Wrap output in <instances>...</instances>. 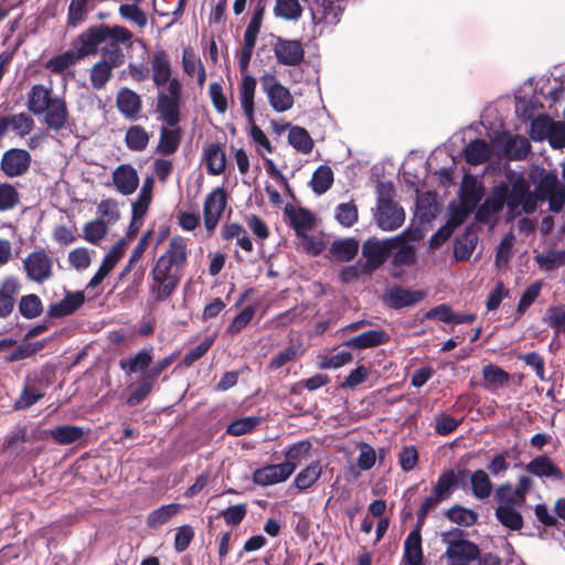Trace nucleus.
I'll use <instances>...</instances> for the list:
<instances>
[{"label": "nucleus", "mask_w": 565, "mask_h": 565, "mask_svg": "<svg viewBox=\"0 0 565 565\" xmlns=\"http://www.w3.org/2000/svg\"><path fill=\"white\" fill-rule=\"evenodd\" d=\"M150 63L152 82L159 88L156 111L167 126L174 127L181 119L182 84L172 77L171 61L164 50L153 52Z\"/></svg>", "instance_id": "obj_1"}, {"label": "nucleus", "mask_w": 565, "mask_h": 565, "mask_svg": "<svg viewBox=\"0 0 565 565\" xmlns=\"http://www.w3.org/2000/svg\"><path fill=\"white\" fill-rule=\"evenodd\" d=\"M188 260V249L181 236H173L168 248L157 259L150 276L154 281L150 290L156 295L157 301H164L172 296L181 282L183 269Z\"/></svg>", "instance_id": "obj_2"}, {"label": "nucleus", "mask_w": 565, "mask_h": 565, "mask_svg": "<svg viewBox=\"0 0 565 565\" xmlns=\"http://www.w3.org/2000/svg\"><path fill=\"white\" fill-rule=\"evenodd\" d=\"M95 28L104 29L102 31L106 33L102 41V44L106 43L100 50L102 58L92 66L89 72L92 87L100 90L111 79L114 68L124 64L125 54L120 45L130 43L134 33L128 28L119 24L100 23Z\"/></svg>", "instance_id": "obj_3"}, {"label": "nucleus", "mask_w": 565, "mask_h": 565, "mask_svg": "<svg viewBox=\"0 0 565 565\" xmlns=\"http://www.w3.org/2000/svg\"><path fill=\"white\" fill-rule=\"evenodd\" d=\"M26 107L34 116L43 115V121L50 130L58 132L68 125L70 111L66 100L55 95L52 87L33 85L26 94Z\"/></svg>", "instance_id": "obj_4"}, {"label": "nucleus", "mask_w": 565, "mask_h": 565, "mask_svg": "<svg viewBox=\"0 0 565 565\" xmlns=\"http://www.w3.org/2000/svg\"><path fill=\"white\" fill-rule=\"evenodd\" d=\"M102 30L90 25L73 39L71 50L51 57L44 67L53 74H63L78 61L96 55L106 34Z\"/></svg>", "instance_id": "obj_5"}, {"label": "nucleus", "mask_w": 565, "mask_h": 565, "mask_svg": "<svg viewBox=\"0 0 565 565\" xmlns=\"http://www.w3.org/2000/svg\"><path fill=\"white\" fill-rule=\"evenodd\" d=\"M406 234H408V231L382 241L376 237H370L363 243L362 256L365 260L362 262V271L365 276H371L391 257L394 248L402 243Z\"/></svg>", "instance_id": "obj_6"}, {"label": "nucleus", "mask_w": 565, "mask_h": 565, "mask_svg": "<svg viewBox=\"0 0 565 565\" xmlns=\"http://www.w3.org/2000/svg\"><path fill=\"white\" fill-rule=\"evenodd\" d=\"M256 79L252 75H245L242 79L241 86H239V99H241V106L244 110L245 116L247 117L248 121L252 124L249 136L253 139V141L264 148L267 152L271 153L274 151V148L267 138V136L264 134V131L254 124V111H255V104H254V96H255V89H256Z\"/></svg>", "instance_id": "obj_7"}, {"label": "nucleus", "mask_w": 565, "mask_h": 565, "mask_svg": "<svg viewBox=\"0 0 565 565\" xmlns=\"http://www.w3.org/2000/svg\"><path fill=\"white\" fill-rule=\"evenodd\" d=\"M452 535L462 536L463 532L454 529L441 534L443 542L448 545L445 555L450 565H469L479 557L480 550L477 544L463 539L450 540L449 537Z\"/></svg>", "instance_id": "obj_8"}, {"label": "nucleus", "mask_w": 565, "mask_h": 565, "mask_svg": "<svg viewBox=\"0 0 565 565\" xmlns=\"http://www.w3.org/2000/svg\"><path fill=\"white\" fill-rule=\"evenodd\" d=\"M175 358L177 353H171L151 364V367L139 377L136 388L127 398V405L134 407L142 403L156 387L160 374L174 362Z\"/></svg>", "instance_id": "obj_9"}, {"label": "nucleus", "mask_w": 565, "mask_h": 565, "mask_svg": "<svg viewBox=\"0 0 565 565\" xmlns=\"http://www.w3.org/2000/svg\"><path fill=\"white\" fill-rule=\"evenodd\" d=\"M259 81L262 90L266 94L269 105L275 111L284 113L294 106V96L275 74L265 73Z\"/></svg>", "instance_id": "obj_10"}, {"label": "nucleus", "mask_w": 565, "mask_h": 565, "mask_svg": "<svg viewBox=\"0 0 565 565\" xmlns=\"http://www.w3.org/2000/svg\"><path fill=\"white\" fill-rule=\"evenodd\" d=\"M26 278L36 284H43L53 277V259L44 249L30 253L23 259Z\"/></svg>", "instance_id": "obj_11"}, {"label": "nucleus", "mask_w": 565, "mask_h": 565, "mask_svg": "<svg viewBox=\"0 0 565 565\" xmlns=\"http://www.w3.org/2000/svg\"><path fill=\"white\" fill-rule=\"evenodd\" d=\"M540 201H548L550 210L559 213L565 205V185L559 183L555 173H546L535 189Z\"/></svg>", "instance_id": "obj_12"}, {"label": "nucleus", "mask_w": 565, "mask_h": 565, "mask_svg": "<svg viewBox=\"0 0 565 565\" xmlns=\"http://www.w3.org/2000/svg\"><path fill=\"white\" fill-rule=\"evenodd\" d=\"M32 164L31 153L23 148L6 150L0 160V171L8 178H18L26 174Z\"/></svg>", "instance_id": "obj_13"}, {"label": "nucleus", "mask_w": 565, "mask_h": 565, "mask_svg": "<svg viewBox=\"0 0 565 565\" xmlns=\"http://www.w3.org/2000/svg\"><path fill=\"white\" fill-rule=\"evenodd\" d=\"M227 204V194L224 188H215L211 191L203 204L204 226L207 232L213 233L216 228Z\"/></svg>", "instance_id": "obj_14"}, {"label": "nucleus", "mask_w": 565, "mask_h": 565, "mask_svg": "<svg viewBox=\"0 0 565 565\" xmlns=\"http://www.w3.org/2000/svg\"><path fill=\"white\" fill-rule=\"evenodd\" d=\"M277 63L285 66H299L305 61V50L299 40L276 36L273 44Z\"/></svg>", "instance_id": "obj_15"}, {"label": "nucleus", "mask_w": 565, "mask_h": 565, "mask_svg": "<svg viewBox=\"0 0 565 565\" xmlns=\"http://www.w3.org/2000/svg\"><path fill=\"white\" fill-rule=\"evenodd\" d=\"M508 194V184L501 183L493 189L491 196L477 209L475 218L477 222L487 224L491 221L493 214L499 213L504 204Z\"/></svg>", "instance_id": "obj_16"}, {"label": "nucleus", "mask_w": 565, "mask_h": 565, "mask_svg": "<svg viewBox=\"0 0 565 565\" xmlns=\"http://www.w3.org/2000/svg\"><path fill=\"white\" fill-rule=\"evenodd\" d=\"M296 470L291 463L267 465L253 473V480L259 486H270L286 481Z\"/></svg>", "instance_id": "obj_17"}, {"label": "nucleus", "mask_w": 565, "mask_h": 565, "mask_svg": "<svg viewBox=\"0 0 565 565\" xmlns=\"http://www.w3.org/2000/svg\"><path fill=\"white\" fill-rule=\"evenodd\" d=\"M377 226L383 231H395L401 227L405 221V212L397 203L391 205H376L374 214Z\"/></svg>", "instance_id": "obj_18"}, {"label": "nucleus", "mask_w": 565, "mask_h": 565, "mask_svg": "<svg viewBox=\"0 0 565 565\" xmlns=\"http://www.w3.org/2000/svg\"><path fill=\"white\" fill-rule=\"evenodd\" d=\"M113 183L116 190L122 195H130L139 186L137 170L129 163L119 164L113 171Z\"/></svg>", "instance_id": "obj_19"}, {"label": "nucleus", "mask_w": 565, "mask_h": 565, "mask_svg": "<svg viewBox=\"0 0 565 565\" xmlns=\"http://www.w3.org/2000/svg\"><path fill=\"white\" fill-rule=\"evenodd\" d=\"M21 291V284L14 276H8L0 281V318H8L14 310L15 297Z\"/></svg>", "instance_id": "obj_20"}, {"label": "nucleus", "mask_w": 565, "mask_h": 565, "mask_svg": "<svg viewBox=\"0 0 565 565\" xmlns=\"http://www.w3.org/2000/svg\"><path fill=\"white\" fill-rule=\"evenodd\" d=\"M34 128V120L28 113L11 114L0 118V137L12 130L19 137H25Z\"/></svg>", "instance_id": "obj_21"}, {"label": "nucleus", "mask_w": 565, "mask_h": 565, "mask_svg": "<svg viewBox=\"0 0 565 565\" xmlns=\"http://www.w3.org/2000/svg\"><path fill=\"white\" fill-rule=\"evenodd\" d=\"M116 106L125 118L136 120L142 109V100L135 90L122 87L117 93Z\"/></svg>", "instance_id": "obj_22"}, {"label": "nucleus", "mask_w": 565, "mask_h": 565, "mask_svg": "<svg viewBox=\"0 0 565 565\" xmlns=\"http://www.w3.org/2000/svg\"><path fill=\"white\" fill-rule=\"evenodd\" d=\"M153 362V348L145 347L139 350L135 355L119 360V367L126 374L131 375L135 373H146Z\"/></svg>", "instance_id": "obj_23"}, {"label": "nucleus", "mask_w": 565, "mask_h": 565, "mask_svg": "<svg viewBox=\"0 0 565 565\" xmlns=\"http://www.w3.org/2000/svg\"><path fill=\"white\" fill-rule=\"evenodd\" d=\"M422 529L423 526L415 524L404 542L403 562L405 565H424Z\"/></svg>", "instance_id": "obj_24"}, {"label": "nucleus", "mask_w": 565, "mask_h": 565, "mask_svg": "<svg viewBox=\"0 0 565 565\" xmlns=\"http://www.w3.org/2000/svg\"><path fill=\"white\" fill-rule=\"evenodd\" d=\"M85 302L83 291L66 292L65 297L56 303L49 307L47 316L50 318H63L73 315Z\"/></svg>", "instance_id": "obj_25"}, {"label": "nucleus", "mask_w": 565, "mask_h": 565, "mask_svg": "<svg viewBox=\"0 0 565 565\" xmlns=\"http://www.w3.org/2000/svg\"><path fill=\"white\" fill-rule=\"evenodd\" d=\"M388 341L390 335L387 332L373 329L350 338L343 342V345L355 350H365L385 344Z\"/></svg>", "instance_id": "obj_26"}, {"label": "nucleus", "mask_w": 565, "mask_h": 565, "mask_svg": "<svg viewBox=\"0 0 565 565\" xmlns=\"http://www.w3.org/2000/svg\"><path fill=\"white\" fill-rule=\"evenodd\" d=\"M526 470L540 478H553L559 481L565 478L564 472L546 455L537 456L532 459L526 465Z\"/></svg>", "instance_id": "obj_27"}, {"label": "nucleus", "mask_w": 565, "mask_h": 565, "mask_svg": "<svg viewBox=\"0 0 565 565\" xmlns=\"http://www.w3.org/2000/svg\"><path fill=\"white\" fill-rule=\"evenodd\" d=\"M182 129L177 125L174 127L162 126L160 128V138L157 146V152L163 156L175 153L182 140Z\"/></svg>", "instance_id": "obj_28"}, {"label": "nucleus", "mask_w": 565, "mask_h": 565, "mask_svg": "<svg viewBox=\"0 0 565 565\" xmlns=\"http://www.w3.org/2000/svg\"><path fill=\"white\" fill-rule=\"evenodd\" d=\"M492 156V149L484 139L471 140L463 149V157L468 164L479 166L488 160Z\"/></svg>", "instance_id": "obj_29"}, {"label": "nucleus", "mask_w": 565, "mask_h": 565, "mask_svg": "<svg viewBox=\"0 0 565 565\" xmlns=\"http://www.w3.org/2000/svg\"><path fill=\"white\" fill-rule=\"evenodd\" d=\"M206 171L211 175H220L226 168V154L220 143H210L204 149Z\"/></svg>", "instance_id": "obj_30"}, {"label": "nucleus", "mask_w": 565, "mask_h": 565, "mask_svg": "<svg viewBox=\"0 0 565 565\" xmlns=\"http://www.w3.org/2000/svg\"><path fill=\"white\" fill-rule=\"evenodd\" d=\"M286 214L289 216L291 227L296 235H302L313 227L315 217L312 213L303 207L295 209L289 205L285 209Z\"/></svg>", "instance_id": "obj_31"}, {"label": "nucleus", "mask_w": 565, "mask_h": 565, "mask_svg": "<svg viewBox=\"0 0 565 565\" xmlns=\"http://www.w3.org/2000/svg\"><path fill=\"white\" fill-rule=\"evenodd\" d=\"M423 297V291L395 287L388 292V306L393 309H401L419 302Z\"/></svg>", "instance_id": "obj_32"}, {"label": "nucleus", "mask_w": 565, "mask_h": 565, "mask_svg": "<svg viewBox=\"0 0 565 565\" xmlns=\"http://www.w3.org/2000/svg\"><path fill=\"white\" fill-rule=\"evenodd\" d=\"M358 250L359 242L353 237L335 239L329 248L331 257L338 262L352 260L356 256Z\"/></svg>", "instance_id": "obj_33"}, {"label": "nucleus", "mask_w": 565, "mask_h": 565, "mask_svg": "<svg viewBox=\"0 0 565 565\" xmlns=\"http://www.w3.org/2000/svg\"><path fill=\"white\" fill-rule=\"evenodd\" d=\"M483 195V189L473 177H466L460 188V203L476 210Z\"/></svg>", "instance_id": "obj_34"}, {"label": "nucleus", "mask_w": 565, "mask_h": 565, "mask_svg": "<svg viewBox=\"0 0 565 565\" xmlns=\"http://www.w3.org/2000/svg\"><path fill=\"white\" fill-rule=\"evenodd\" d=\"M531 150L530 141L523 136H509L503 153L509 160H524Z\"/></svg>", "instance_id": "obj_35"}, {"label": "nucleus", "mask_w": 565, "mask_h": 565, "mask_svg": "<svg viewBox=\"0 0 565 565\" xmlns=\"http://www.w3.org/2000/svg\"><path fill=\"white\" fill-rule=\"evenodd\" d=\"M478 243V235L472 228H467L465 233L455 242L454 256L457 260H468Z\"/></svg>", "instance_id": "obj_36"}, {"label": "nucleus", "mask_w": 565, "mask_h": 565, "mask_svg": "<svg viewBox=\"0 0 565 565\" xmlns=\"http://www.w3.org/2000/svg\"><path fill=\"white\" fill-rule=\"evenodd\" d=\"M47 434L58 445H71L83 438L84 429L74 425H58L50 429Z\"/></svg>", "instance_id": "obj_37"}, {"label": "nucleus", "mask_w": 565, "mask_h": 565, "mask_svg": "<svg viewBox=\"0 0 565 565\" xmlns=\"http://www.w3.org/2000/svg\"><path fill=\"white\" fill-rule=\"evenodd\" d=\"M457 486H458V477L456 476L455 470L449 468V469L444 470L439 475V477L431 490L443 501H446L451 497V494H452L454 490L457 488Z\"/></svg>", "instance_id": "obj_38"}, {"label": "nucleus", "mask_w": 565, "mask_h": 565, "mask_svg": "<svg viewBox=\"0 0 565 565\" xmlns=\"http://www.w3.org/2000/svg\"><path fill=\"white\" fill-rule=\"evenodd\" d=\"M333 181L334 173L332 169L327 164H321L313 171L310 186L316 194L321 195L332 186Z\"/></svg>", "instance_id": "obj_39"}, {"label": "nucleus", "mask_w": 565, "mask_h": 565, "mask_svg": "<svg viewBox=\"0 0 565 565\" xmlns=\"http://www.w3.org/2000/svg\"><path fill=\"white\" fill-rule=\"evenodd\" d=\"M180 511L181 505L179 503L161 505L160 508L151 511L148 514L146 519L147 526L149 529L157 530L158 527L166 524L171 518H173Z\"/></svg>", "instance_id": "obj_40"}, {"label": "nucleus", "mask_w": 565, "mask_h": 565, "mask_svg": "<svg viewBox=\"0 0 565 565\" xmlns=\"http://www.w3.org/2000/svg\"><path fill=\"white\" fill-rule=\"evenodd\" d=\"M153 179L147 178L136 202L132 203V218L142 220L152 200Z\"/></svg>", "instance_id": "obj_41"}, {"label": "nucleus", "mask_w": 565, "mask_h": 565, "mask_svg": "<svg viewBox=\"0 0 565 565\" xmlns=\"http://www.w3.org/2000/svg\"><path fill=\"white\" fill-rule=\"evenodd\" d=\"M321 473L322 466L319 461H313L298 472L294 480V484L299 491H306L319 480Z\"/></svg>", "instance_id": "obj_42"}, {"label": "nucleus", "mask_w": 565, "mask_h": 565, "mask_svg": "<svg viewBox=\"0 0 565 565\" xmlns=\"http://www.w3.org/2000/svg\"><path fill=\"white\" fill-rule=\"evenodd\" d=\"M288 142L300 153L312 151L315 142L309 132L300 126H294L288 132Z\"/></svg>", "instance_id": "obj_43"}, {"label": "nucleus", "mask_w": 565, "mask_h": 565, "mask_svg": "<svg viewBox=\"0 0 565 565\" xmlns=\"http://www.w3.org/2000/svg\"><path fill=\"white\" fill-rule=\"evenodd\" d=\"M149 140L150 135L140 125L130 126L125 135L126 146L131 151H143L148 147Z\"/></svg>", "instance_id": "obj_44"}, {"label": "nucleus", "mask_w": 565, "mask_h": 565, "mask_svg": "<svg viewBox=\"0 0 565 565\" xmlns=\"http://www.w3.org/2000/svg\"><path fill=\"white\" fill-rule=\"evenodd\" d=\"M482 375L484 379L483 386L487 390L502 387L510 381V374L495 364H487L482 367Z\"/></svg>", "instance_id": "obj_45"}, {"label": "nucleus", "mask_w": 565, "mask_h": 565, "mask_svg": "<svg viewBox=\"0 0 565 565\" xmlns=\"http://www.w3.org/2000/svg\"><path fill=\"white\" fill-rule=\"evenodd\" d=\"M470 487L472 494L480 500L489 498L493 489L488 473L482 469L476 470L470 476Z\"/></svg>", "instance_id": "obj_46"}, {"label": "nucleus", "mask_w": 565, "mask_h": 565, "mask_svg": "<svg viewBox=\"0 0 565 565\" xmlns=\"http://www.w3.org/2000/svg\"><path fill=\"white\" fill-rule=\"evenodd\" d=\"M495 518L503 526L512 531H520L523 527V516L514 507L499 505L495 509Z\"/></svg>", "instance_id": "obj_47"}, {"label": "nucleus", "mask_w": 565, "mask_h": 565, "mask_svg": "<svg viewBox=\"0 0 565 565\" xmlns=\"http://www.w3.org/2000/svg\"><path fill=\"white\" fill-rule=\"evenodd\" d=\"M303 9L298 0H276L274 14L287 21H298L302 17Z\"/></svg>", "instance_id": "obj_48"}, {"label": "nucleus", "mask_w": 565, "mask_h": 565, "mask_svg": "<svg viewBox=\"0 0 565 565\" xmlns=\"http://www.w3.org/2000/svg\"><path fill=\"white\" fill-rule=\"evenodd\" d=\"M529 191L530 183L523 177L516 178L512 182L511 189L508 188V194L505 199L508 207L511 211L519 207L522 203V200L525 199Z\"/></svg>", "instance_id": "obj_49"}, {"label": "nucleus", "mask_w": 565, "mask_h": 565, "mask_svg": "<svg viewBox=\"0 0 565 565\" xmlns=\"http://www.w3.org/2000/svg\"><path fill=\"white\" fill-rule=\"evenodd\" d=\"M446 518L461 526H471L478 521V513L460 504H455L445 512Z\"/></svg>", "instance_id": "obj_50"}, {"label": "nucleus", "mask_w": 565, "mask_h": 565, "mask_svg": "<svg viewBox=\"0 0 565 565\" xmlns=\"http://www.w3.org/2000/svg\"><path fill=\"white\" fill-rule=\"evenodd\" d=\"M20 315L25 319H34L42 315L43 302L35 294L24 295L18 303Z\"/></svg>", "instance_id": "obj_51"}, {"label": "nucleus", "mask_w": 565, "mask_h": 565, "mask_svg": "<svg viewBox=\"0 0 565 565\" xmlns=\"http://www.w3.org/2000/svg\"><path fill=\"white\" fill-rule=\"evenodd\" d=\"M92 0H71L67 9V26L76 28L87 18Z\"/></svg>", "instance_id": "obj_52"}, {"label": "nucleus", "mask_w": 565, "mask_h": 565, "mask_svg": "<svg viewBox=\"0 0 565 565\" xmlns=\"http://www.w3.org/2000/svg\"><path fill=\"white\" fill-rule=\"evenodd\" d=\"M543 287L542 280H536L532 282L521 295L518 307H516V317L515 319H520L526 310L536 301L539 298L541 290Z\"/></svg>", "instance_id": "obj_53"}, {"label": "nucleus", "mask_w": 565, "mask_h": 565, "mask_svg": "<svg viewBox=\"0 0 565 565\" xmlns=\"http://www.w3.org/2000/svg\"><path fill=\"white\" fill-rule=\"evenodd\" d=\"M118 13H119L120 18L132 22L139 29H145L147 26V23H148L147 14L136 3L120 4L118 8Z\"/></svg>", "instance_id": "obj_54"}, {"label": "nucleus", "mask_w": 565, "mask_h": 565, "mask_svg": "<svg viewBox=\"0 0 565 565\" xmlns=\"http://www.w3.org/2000/svg\"><path fill=\"white\" fill-rule=\"evenodd\" d=\"M407 234L404 236L402 243L396 246V252L393 255L392 264L394 267L413 266L416 263V249L414 246L405 243Z\"/></svg>", "instance_id": "obj_55"}, {"label": "nucleus", "mask_w": 565, "mask_h": 565, "mask_svg": "<svg viewBox=\"0 0 565 565\" xmlns=\"http://www.w3.org/2000/svg\"><path fill=\"white\" fill-rule=\"evenodd\" d=\"M84 238L90 244H98L108 233L107 223L103 220L87 222L83 228Z\"/></svg>", "instance_id": "obj_56"}, {"label": "nucleus", "mask_w": 565, "mask_h": 565, "mask_svg": "<svg viewBox=\"0 0 565 565\" xmlns=\"http://www.w3.org/2000/svg\"><path fill=\"white\" fill-rule=\"evenodd\" d=\"M260 423L259 417L247 416L233 420L226 428L231 436H242L250 433Z\"/></svg>", "instance_id": "obj_57"}, {"label": "nucleus", "mask_w": 565, "mask_h": 565, "mask_svg": "<svg viewBox=\"0 0 565 565\" xmlns=\"http://www.w3.org/2000/svg\"><path fill=\"white\" fill-rule=\"evenodd\" d=\"M44 348L43 341L38 342H25L17 347L9 355L6 356V361L11 363L28 359Z\"/></svg>", "instance_id": "obj_58"}, {"label": "nucleus", "mask_w": 565, "mask_h": 565, "mask_svg": "<svg viewBox=\"0 0 565 565\" xmlns=\"http://www.w3.org/2000/svg\"><path fill=\"white\" fill-rule=\"evenodd\" d=\"M543 321L555 330L556 335L565 331V309L563 306H552L547 309Z\"/></svg>", "instance_id": "obj_59"}, {"label": "nucleus", "mask_w": 565, "mask_h": 565, "mask_svg": "<svg viewBox=\"0 0 565 565\" xmlns=\"http://www.w3.org/2000/svg\"><path fill=\"white\" fill-rule=\"evenodd\" d=\"M215 341V335L206 337L196 347L190 349L183 356L181 364L185 367L191 366L194 362L200 360L211 349Z\"/></svg>", "instance_id": "obj_60"}, {"label": "nucleus", "mask_w": 565, "mask_h": 565, "mask_svg": "<svg viewBox=\"0 0 565 565\" xmlns=\"http://www.w3.org/2000/svg\"><path fill=\"white\" fill-rule=\"evenodd\" d=\"M247 514V504L237 503L224 510H221L218 516L223 518L224 522L230 526H236L242 523Z\"/></svg>", "instance_id": "obj_61"}, {"label": "nucleus", "mask_w": 565, "mask_h": 565, "mask_svg": "<svg viewBox=\"0 0 565 565\" xmlns=\"http://www.w3.org/2000/svg\"><path fill=\"white\" fill-rule=\"evenodd\" d=\"M312 445L309 440H300L290 445L285 451V463H291L297 467V462L305 458Z\"/></svg>", "instance_id": "obj_62"}, {"label": "nucleus", "mask_w": 565, "mask_h": 565, "mask_svg": "<svg viewBox=\"0 0 565 565\" xmlns=\"http://www.w3.org/2000/svg\"><path fill=\"white\" fill-rule=\"evenodd\" d=\"M20 202L18 190L10 183H0V211L15 207Z\"/></svg>", "instance_id": "obj_63"}, {"label": "nucleus", "mask_w": 565, "mask_h": 565, "mask_svg": "<svg viewBox=\"0 0 565 565\" xmlns=\"http://www.w3.org/2000/svg\"><path fill=\"white\" fill-rule=\"evenodd\" d=\"M255 316V308L253 306L245 307L238 315L235 316L233 321L227 327L226 332L235 335L241 333Z\"/></svg>", "instance_id": "obj_64"}]
</instances>
